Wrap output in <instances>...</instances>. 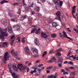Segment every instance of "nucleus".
Returning <instances> with one entry per match:
<instances>
[{
  "label": "nucleus",
  "mask_w": 78,
  "mask_h": 78,
  "mask_svg": "<svg viewBox=\"0 0 78 78\" xmlns=\"http://www.w3.org/2000/svg\"><path fill=\"white\" fill-rule=\"evenodd\" d=\"M47 54V52L46 51H44L43 54V57H44V56H45V55H46Z\"/></svg>",
  "instance_id": "2f4dec72"
},
{
  "label": "nucleus",
  "mask_w": 78,
  "mask_h": 78,
  "mask_svg": "<svg viewBox=\"0 0 78 78\" xmlns=\"http://www.w3.org/2000/svg\"><path fill=\"white\" fill-rule=\"evenodd\" d=\"M19 11L17 12V14H20L21 13V10L20 9H19Z\"/></svg>",
  "instance_id": "37998d69"
},
{
  "label": "nucleus",
  "mask_w": 78,
  "mask_h": 78,
  "mask_svg": "<svg viewBox=\"0 0 78 78\" xmlns=\"http://www.w3.org/2000/svg\"><path fill=\"white\" fill-rule=\"evenodd\" d=\"M71 53H72V52H71L70 51H69L68 53L67 56H69V55H70V54H71Z\"/></svg>",
  "instance_id": "13d9d810"
},
{
  "label": "nucleus",
  "mask_w": 78,
  "mask_h": 78,
  "mask_svg": "<svg viewBox=\"0 0 78 78\" xmlns=\"http://www.w3.org/2000/svg\"><path fill=\"white\" fill-rule=\"evenodd\" d=\"M56 55L57 57H58V56H61V54H60V52H57L56 53Z\"/></svg>",
  "instance_id": "c756f323"
},
{
  "label": "nucleus",
  "mask_w": 78,
  "mask_h": 78,
  "mask_svg": "<svg viewBox=\"0 0 78 78\" xmlns=\"http://www.w3.org/2000/svg\"><path fill=\"white\" fill-rule=\"evenodd\" d=\"M54 51L53 50L50 51L49 52L50 54V53H53V51Z\"/></svg>",
  "instance_id": "774afa93"
},
{
  "label": "nucleus",
  "mask_w": 78,
  "mask_h": 78,
  "mask_svg": "<svg viewBox=\"0 0 78 78\" xmlns=\"http://www.w3.org/2000/svg\"><path fill=\"white\" fill-rule=\"evenodd\" d=\"M11 41H12V40H14V39H15L16 38V37L14 35H12L11 36Z\"/></svg>",
  "instance_id": "a878e982"
},
{
  "label": "nucleus",
  "mask_w": 78,
  "mask_h": 78,
  "mask_svg": "<svg viewBox=\"0 0 78 78\" xmlns=\"http://www.w3.org/2000/svg\"><path fill=\"white\" fill-rule=\"evenodd\" d=\"M8 13L9 16H11V15H12V13H11V12H9Z\"/></svg>",
  "instance_id": "bf43d9fd"
},
{
  "label": "nucleus",
  "mask_w": 78,
  "mask_h": 78,
  "mask_svg": "<svg viewBox=\"0 0 78 78\" xmlns=\"http://www.w3.org/2000/svg\"><path fill=\"white\" fill-rule=\"evenodd\" d=\"M4 3H8V1L6 0H2L1 1L0 3L2 5H3V4H4Z\"/></svg>",
  "instance_id": "412c9836"
},
{
  "label": "nucleus",
  "mask_w": 78,
  "mask_h": 78,
  "mask_svg": "<svg viewBox=\"0 0 78 78\" xmlns=\"http://www.w3.org/2000/svg\"><path fill=\"white\" fill-rule=\"evenodd\" d=\"M47 21L49 23H50L53 22V20L52 19L48 20Z\"/></svg>",
  "instance_id": "72a5a7b5"
},
{
  "label": "nucleus",
  "mask_w": 78,
  "mask_h": 78,
  "mask_svg": "<svg viewBox=\"0 0 78 78\" xmlns=\"http://www.w3.org/2000/svg\"><path fill=\"white\" fill-rule=\"evenodd\" d=\"M31 50L33 51L34 54V55H32V56H34L35 58H37L38 56V50L32 48Z\"/></svg>",
  "instance_id": "7ed1b4c3"
},
{
  "label": "nucleus",
  "mask_w": 78,
  "mask_h": 78,
  "mask_svg": "<svg viewBox=\"0 0 78 78\" xmlns=\"http://www.w3.org/2000/svg\"><path fill=\"white\" fill-rule=\"evenodd\" d=\"M68 63L69 64H71V65H72L73 64V62L71 61H69V62H68Z\"/></svg>",
  "instance_id": "de8ad7c7"
},
{
  "label": "nucleus",
  "mask_w": 78,
  "mask_h": 78,
  "mask_svg": "<svg viewBox=\"0 0 78 78\" xmlns=\"http://www.w3.org/2000/svg\"><path fill=\"white\" fill-rule=\"evenodd\" d=\"M8 31L10 34H12V33H13V31H12V29H11V30H10Z\"/></svg>",
  "instance_id": "ea45409f"
},
{
  "label": "nucleus",
  "mask_w": 78,
  "mask_h": 78,
  "mask_svg": "<svg viewBox=\"0 0 78 78\" xmlns=\"http://www.w3.org/2000/svg\"><path fill=\"white\" fill-rule=\"evenodd\" d=\"M48 78H53V75H49L47 77Z\"/></svg>",
  "instance_id": "e433bc0d"
},
{
  "label": "nucleus",
  "mask_w": 78,
  "mask_h": 78,
  "mask_svg": "<svg viewBox=\"0 0 78 78\" xmlns=\"http://www.w3.org/2000/svg\"><path fill=\"white\" fill-rule=\"evenodd\" d=\"M41 70L42 69H41V68H38L37 69V71H39V72H41Z\"/></svg>",
  "instance_id": "e2e57ef3"
},
{
  "label": "nucleus",
  "mask_w": 78,
  "mask_h": 78,
  "mask_svg": "<svg viewBox=\"0 0 78 78\" xmlns=\"http://www.w3.org/2000/svg\"><path fill=\"white\" fill-rule=\"evenodd\" d=\"M20 19L21 21H23L24 19H23V18L22 16H20Z\"/></svg>",
  "instance_id": "79ce46f5"
},
{
  "label": "nucleus",
  "mask_w": 78,
  "mask_h": 78,
  "mask_svg": "<svg viewBox=\"0 0 78 78\" xmlns=\"http://www.w3.org/2000/svg\"><path fill=\"white\" fill-rule=\"evenodd\" d=\"M22 2H23V5L24 6L26 5V4L25 3V0H23Z\"/></svg>",
  "instance_id": "09e8293b"
},
{
  "label": "nucleus",
  "mask_w": 78,
  "mask_h": 78,
  "mask_svg": "<svg viewBox=\"0 0 78 78\" xmlns=\"http://www.w3.org/2000/svg\"><path fill=\"white\" fill-rule=\"evenodd\" d=\"M62 51V48H60L56 51V52H58V51Z\"/></svg>",
  "instance_id": "473e14b6"
},
{
  "label": "nucleus",
  "mask_w": 78,
  "mask_h": 78,
  "mask_svg": "<svg viewBox=\"0 0 78 78\" xmlns=\"http://www.w3.org/2000/svg\"><path fill=\"white\" fill-rule=\"evenodd\" d=\"M62 72L63 73H65V72H66V70L64 69H62L61 70Z\"/></svg>",
  "instance_id": "052dcab7"
},
{
  "label": "nucleus",
  "mask_w": 78,
  "mask_h": 78,
  "mask_svg": "<svg viewBox=\"0 0 78 78\" xmlns=\"http://www.w3.org/2000/svg\"><path fill=\"white\" fill-rule=\"evenodd\" d=\"M29 6L30 8L33 7V2H30L29 4Z\"/></svg>",
  "instance_id": "4be33fe9"
},
{
  "label": "nucleus",
  "mask_w": 78,
  "mask_h": 78,
  "mask_svg": "<svg viewBox=\"0 0 78 78\" xmlns=\"http://www.w3.org/2000/svg\"><path fill=\"white\" fill-rule=\"evenodd\" d=\"M34 43L37 45H40L38 39L36 38L35 39Z\"/></svg>",
  "instance_id": "9b49d317"
},
{
  "label": "nucleus",
  "mask_w": 78,
  "mask_h": 78,
  "mask_svg": "<svg viewBox=\"0 0 78 78\" xmlns=\"http://www.w3.org/2000/svg\"><path fill=\"white\" fill-rule=\"evenodd\" d=\"M63 3V2L62 1H59V6L60 7H61L62 5V4Z\"/></svg>",
  "instance_id": "7c9ffc66"
},
{
  "label": "nucleus",
  "mask_w": 78,
  "mask_h": 78,
  "mask_svg": "<svg viewBox=\"0 0 78 78\" xmlns=\"http://www.w3.org/2000/svg\"><path fill=\"white\" fill-rule=\"evenodd\" d=\"M58 67H62V63H59H59H58Z\"/></svg>",
  "instance_id": "58836bf2"
},
{
  "label": "nucleus",
  "mask_w": 78,
  "mask_h": 78,
  "mask_svg": "<svg viewBox=\"0 0 78 78\" xmlns=\"http://www.w3.org/2000/svg\"><path fill=\"white\" fill-rule=\"evenodd\" d=\"M69 69H74V67L73 66H71L69 68Z\"/></svg>",
  "instance_id": "338daca9"
},
{
  "label": "nucleus",
  "mask_w": 78,
  "mask_h": 78,
  "mask_svg": "<svg viewBox=\"0 0 78 78\" xmlns=\"http://www.w3.org/2000/svg\"><path fill=\"white\" fill-rule=\"evenodd\" d=\"M8 71L10 72L11 73L12 76H13V78H19V76H17L16 75V73H15L12 72V69H11V63H9L8 64Z\"/></svg>",
  "instance_id": "f03ea898"
},
{
  "label": "nucleus",
  "mask_w": 78,
  "mask_h": 78,
  "mask_svg": "<svg viewBox=\"0 0 78 78\" xmlns=\"http://www.w3.org/2000/svg\"><path fill=\"white\" fill-rule=\"evenodd\" d=\"M62 61H63L62 57H60L58 59V63H59V62L62 63Z\"/></svg>",
  "instance_id": "dca6fc26"
},
{
  "label": "nucleus",
  "mask_w": 78,
  "mask_h": 78,
  "mask_svg": "<svg viewBox=\"0 0 78 78\" xmlns=\"http://www.w3.org/2000/svg\"><path fill=\"white\" fill-rule=\"evenodd\" d=\"M23 17V19H24H24H25L26 18H27V15H25L24 16H22Z\"/></svg>",
  "instance_id": "864d4df0"
},
{
  "label": "nucleus",
  "mask_w": 78,
  "mask_h": 78,
  "mask_svg": "<svg viewBox=\"0 0 78 78\" xmlns=\"http://www.w3.org/2000/svg\"><path fill=\"white\" fill-rule=\"evenodd\" d=\"M66 75H68L69 74V72H65L63 73V75H66Z\"/></svg>",
  "instance_id": "5fc2aeb1"
},
{
  "label": "nucleus",
  "mask_w": 78,
  "mask_h": 78,
  "mask_svg": "<svg viewBox=\"0 0 78 78\" xmlns=\"http://www.w3.org/2000/svg\"><path fill=\"white\" fill-rule=\"evenodd\" d=\"M5 54H6V55H5V56L7 58V60H10L11 59V56L10 55H8V52H6Z\"/></svg>",
  "instance_id": "9d476101"
},
{
  "label": "nucleus",
  "mask_w": 78,
  "mask_h": 78,
  "mask_svg": "<svg viewBox=\"0 0 78 78\" xmlns=\"http://www.w3.org/2000/svg\"><path fill=\"white\" fill-rule=\"evenodd\" d=\"M65 69L67 71H68V72H70V70H69V69H68V68H67V67H66Z\"/></svg>",
  "instance_id": "6e6d98bb"
},
{
  "label": "nucleus",
  "mask_w": 78,
  "mask_h": 78,
  "mask_svg": "<svg viewBox=\"0 0 78 78\" xmlns=\"http://www.w3.org/2000/svg\"><path fill=\"white\" fill-rule=\"evenodd\" d=\"M37 30V28H34L33 29V30H31V33H34V32L36 31Z\"/></svg>",
  "instance_id": "b1692460"
},
{
  "label": "nucleus",
  "mask_w": 78,
  "mask_h": 78,
  "mask_svg": "<svg viewBox=\"0 0 78 78\" xmlns=\"http://www.w3.org/2000/svg\"><path fill=\"white\" fill-rule=\"evenodd\" d=\"M11 53L12 55L13 56L15 59H19V58L18 57H17V53L14 52V50L13 49H12L11 51Z\"/></svg>",
  "instance_id": "423d86ee"
},
{
  "label": "nucleus",
  "mask_w": 78,
  "mask_h": 78,
  "mask_svg": "<svg viewBox=\"0 0 78 78\" xmlns=\"http://www.w3.org/2000/svg\"><path fill=\"white\" fill-rule=\"evenodd\" d=\"M52 1L55 4H56L57 5H59V3L58 2L57 0H52Z\"/></svg>",
  "instance_id": "bb28decb"
},
{
  "label": "nucleus",
  "mask_w": 78,
  "mask_h": 78,
  "mask_svg": "<svg viewBox=\"0 0 78 78\" xmlns=\"http://www.w3.org/2000/svg\"><path fill=\"white\" fill-rule=\"evenodd\" d=\"M26 50L25 52L26 54H28V55H30V53H29V48H28V47H26L25 48V50Z\"/></svg>",
  "instance_id": "ddd939ff"
},
{
  "label": "nucleus",
  "mask_w": 78,
  "mask_h": 78,
  "mask_svg": "<svg viewBox=\"0 0 78 78\" xmlns=\"http://www.w3.org/2000/svg\"><path fill=\"white\" fill-rule=\"evenodd\" d=\"M33 20V18L31 17L30 16L29 17V19L28 20V22L31 24L32 23V21Z\"/></svg>",
  "instance_id": "2eb2a0df"
},
{
  "label": "nucleus",
  "mask_w": 78,
  "mask_h": 78,
  "mask_svg": "<svg viewBox=\"0 0 78 78\" xmlns=\"http://www.w3.org/2000/svg\"><path fill=\"white\" fill-rule=\"evenodd\" d=\"M25 9L26 10V11L27 12L28 11H30V8L28 6H26L25 7Z\"/></svg>",
  "instance_id": "393cba45"
},
{
  "label": "nucleus",
  "mask_w": 78,
  "mask_h": 78,
  "mask_svg": "<svg viewBox=\"0 0 78 78\" xmlns=\"http://www.w3.org/2000/svg\"><path fill=\"white\" fill-rule=\"evenodd\" d=\"M61 12L59 11H58L56 13V15L57 16L55 18V19L56 20H58L60 22H61Z\"/></svg>",
  "instance_id": "39448f33"
},
{
  "label": "nucleus",
  "mask_w": 78,
  "mask_h": 78,
  "mask_svg": "<svg viewBox=\"0 0 78 78\" xmlns=\"http://www.w3.org/2000/svg\"><path fill=\"white\" fill-rule=\"evenodd\" d=\"M53 66H50L47 67L46 69L48 70H50V69H53Z\"/></svg>",
  "instance_id": "c85d7f7f"
},
{
  "label": "nucleus",
  "mask_w": 78,
  "mask_h": 78,
  "mask_svg": "<svg viewBox=\"0 0 78 78\" xmlns=\"http://www.w3.org/2000/svg\"><path fill=\"white\" fill-rule=\"evenodd\" d=\"M2 45H6V46L8 45V43L6 42L3 43L2 44Z\"/></svg>",
  "instance_id": "4c0bfd02"
},
{
  "label": "nucleus",
  "mask_w": 78,
  "mask_h": 78,
  "mask_svg": "<svg viewBox=\"0 0 78 78\" xmlns=\"http://www.w3.org/2000/svg\"><path fill=\"white\" fill-rule=\"evenodd\" d=\"M11 21H13V22H18L17 19L16 18L12 19H11Z\"/></svg>",
  "instance_id": "5701e85b"
},
{
  "label": "nucleus",
  "mask_w": 78,
  "mask_h": 78,
  "mask_svg": "<svg viewBox=\"0 0 78 78\" xmlns=\"http://www.w3.org/2000/svg\"><path fill=\"white\" fill-rule=\"evenodd\" d=\"M63 36H64V37H65V38H67H67H68L69 37L67 36V34H66V33L65 31H63Z\"/></svg>",
  "instance_id": "6ab92c4d"
},
{
  "label": "nucleus",
  "mask_w": 78,
  "mask_h": 78,
  "mask_svg": "<svg viewBox=\"0 0 78 78\" xmlns=\"http://www.w3.org/2000/svg\"><path fill=\"white\" fill-rule=\"evenodd\" d=\"M37 31L36 32V34H40V33H41V32L40 31H39L38 30H36Z\"/></svg>",
  "instance_id": "a18cd8bd"
},
{
  "label": "nucleus",
  "mask_w": 78,
  "mask_h": 78,
  "mask_svg": "<svg viewBox=\"0 0 78 78\" xmlns=\"http://www.w3.org/2000/svg\"><path fill=\"white\" fill-rule=\"evenodd\" d=\"M15 41V40H11L12 42L11 43V44H12H12H13V43H14V42Z\"/></svg>",
  "instance_id": "8fccbe9b"
},
{
  "label": "nucleus",
  "mask_w": 78,
  "mask_h": 78,
  "mask_svg": "<svg viewBox=\"0 0 78 78\" xmlns=\"http://www.w3.org/2000/svg\"><path fill=\"white\" fill-rule=\"evenodd\" d=\"M6 54H4V57L3 59V61L4 64H6V61L7 60V58H6Z\"/></svg>",
  "instance_id": "4468645a"
},
{
  "label": "nucleus",
  "mask_w": 78,
  "mask_h": 78,
  "mask_svg": "<svg viewBox=\"0 0 78 78\" xmlns=\"http://www.w3.org/2000/svg\"><path fill=\"white\" fill-rule=\"evenodd\" d=\"M53 61L51 60V59L49 60V61H48V63H50V62H53Z\"/></svg>",
  "instance_id": "4d7b16f0"
},
{
  "label": "nucleus",
  "mask_w": 78,
  "mask_h": 78,
  "mask_svg": "<svg viewBox=\"0 0 78 78\" xmlns=\"http://www.w3.org/2000/svg\"><path fill=\"white\" fill-rule=\"evenodd\" d=\"M61 24L62 25L63 28H66V24H65V23L64 22H63L62 23H61Z\"/></svg>",
  "instance_id": "c9c22d12"
},
{
  "label": "nucleus",
  "mask_w": 78,
  "mask_h": 78,
  "mask_svg": "<svg viewBox=\"0 0 78 78\" xmlns=\"http://www.w3.org/2000/svg\"><path fill=\"white\" fill-rule=\"evenodd\" d=\"M20 37H18L17 39H18V42H20Z\"/></svg>",
  "instance_id": "603ef678"
},
{
  "label": "nucleus",
  "mask_w": 78,
  "mask_h": 78,
  "mask_svg": "<svg viewBox=\"0 0 78 78\" xmlns=\"http://www.w3.org/2000/svg\"><path fill=\"white\" fill-rule=\"evenodd\" d=\"M8 31V28H6L3 30L2 29V28H0V39H5V37H7L9 36V34L7 32Z\"/></svg>",
  "instance_id": "f257e3e1"
},
{
  "label": "nucleus",
  "mask_w": 78,
  "mask_h": 78,
  "mask_svg": "<svg viewBox=\"0 0 78 78\" xmlns=\"http://www.w3.org/2000/svg\"><path fill=\"white\" fill-rule=\"evenodd\" d=\"M41 36L42 37H43L44 39H45L48 38V35L46 34V33L43 32H41Z\"/></svg>",
  "instance_id": "0eeeda50"
},
{
  "label": "nucleus",
  "mask_w": 78,
  "mask_h": 78,
  "mask_svg": "<svg viewBox=\"0 0 78 78\" xmlns=\"http://www.w3.org/2000/svg\"><path fill=\"white\" fill-rule=\"evenodd\" d=\"M12 30V27H8V31H9V30Z\"/></svg>",
  "instance_id": "3c124183"
},
{
  "label": "nucleus",
  "mask_w": 78,
  "mask_h": 78,
  "mask_svg": "<svg viewBox=\"0 0 78 78\" xmlns=\"http://www.w3.org/2000/svg\"><path fill=\"white\" fill-rule=\"evenodd\" d=\"M71 57L72 58H73L74 59H76L77 61L78 60V57L77 55H75L74 57V55H71Z\"/></svg>",
  "instance_id": "f3484780"
},
{
  "label": "nucleus",
  "mask_w": 78,
  "mask_h": 78,
  "mask_svg": "<svg viewBox=\"0 0 78 78\" xmlns=\"http://www.w3.org/2000/svg\"><path fill=\"white\" fill-rule=\"evenodd\" d=\"M12 67V69H13L14 70V71H15V72H17L18 69L17 66H16V63H13Z\"/></svg>",
  "instance_id": "1a4fd4ad"
},
{
  "label": "nucleus",
  "mask_w": 78,
  "mask_h": 78,
  "mask_svg": "<svg viewBox=\"0 0 78 78\" xmlns=\"http://www.w3.org/2000/svg\"><path fill=\"white\" fill-rule=\"evenodd\" d=\"M18 69L19 68V70L21 71H23V70H25L26 69V67H24L23 66V65L22 64H18Z\"/></svg>",
  "instance_id": "20e7f679"
},
{
  "label": "nucleus",
  "mask_w": 78,
  "mask_h": 78,
  "mask_svg": "<svg viewBox=\"0 0 78 78\" xmlns=\"http://www.w3.org/2000/svg\"><path fill=\"white\" fill-rule=\"evenodd\" d=\"M43 64H40L38 65V67H41V66H43Z\"/></svg>",
  "instance_id": "0e129e2a"
},
{
  "label": "nucleus",
  "mask_w": 78,
  "mask_h": 78,
  "mask_svg": "<svg viewBox=\"0 0 78 78\" xmlns=\"http://www.w3.org/2000/svg\"><path fill=\"white\" fill-rule=\"evenodd\" d=\"M1 22L2 24H3L5 26H7L8 23L6 22V20H2Z\"/></svg>",
  "instance_id": "f8f14e48"
},
{
  "label": "nucleus",
  "mask_w": 78,
  "mask_h": 78,
  "mask_svg": "<svg viewBox=\"0 0 78 78\" xmlns=\"http://www.w3.org/2000/svg\"><path fill=\"white\" fill-rule=\"evenodd\" d=\"M14 5L15 6H18L19 5V3L16 2L14 3Z\"/></svg>",
  "instance_id": "49530a36"
},
{
  "label": "nucleus",
  "mask_w": 78,
  "mask_h": 78,
  "mask_svg": "<svg viewBox=\"0 0 78 78\" xmlns=\"http://www.w3.org/2000/svg\"><path fill=\"white\" fill-rule=\"evenodd\" d=\"M35 13V12H34V11H31V14L32 15H33Z\"/></svg>",
  "instance_id": "69168bd1"
},
{
  "label": "nucleus",
  "mask_w": 78,
  "mask_h": 78,
  "mask_svg": "<svg viewBox=\"0 0 78 78\" xmlns=\"http://www.w3.org/2000/svg\"><path fill=\"white\" fill-rule=\"evenodd\" d=\"M13 29L14 30V31H19L20 30V26L19 25H16L14 26L13 27Z\"/></svg>",
  "instance_id": "6e6552de"
},
{
  "label": "nucleus",
  "mask_w": 78,
  "mask_h": 78,
  "mask_svg": "<svg viewBox=\"0 0 78 78\" xmlns=\"http://www.w3.org/2000/svg\"><path fill=\"white\" fill-rule=\"evenodd\" d=\"M51 36L52 37H56L57 36V35L56 34H51Z\"/></svg>",
  "instance_id": "cd10ccee"
},
{
  "label": "nucleus",
  "mask_w": 78,
  "mask_h": 78,
  "mask_svg": "<svg viewBox=\"0 0 78 78\" xmlns=\"http://www.w3.org/2000/svg\"><path fill=\"white\" fill-rule=\"evenodd\" d=\"M25 37L23 38L22 39V42L23 43V44H25Z\"/></svg>",
  "instance_id": "a19ab883"
},
{
  "label": "nucleus",
  "mask_w": 78,
  "mask_h": 78,
  "mask_svg": "<svg viewBox=\"0 0 78 78\" xmlns=\"http://www.w3.org/2000/svg\"><path fill=\"white\" fill-rule=\"evenodd\" d=\"M75 9L73 10V11H72V14H75Z\"/></svg>",
  "instance_id": "680f3d73"
},
{
  "label": "nucleus",
  "mask_w": 78,
  "mask_h": 78,
  "mask_svg": "<svg viewBox=\"0 0 78 78\" xmlns=\"http://www.w3.org/2000/svg\"><path fill=\"white\" fill-rule=\"evenodd\" d=\"M51 60L52 61V62H54L55 60H56V58H55V57H53L51 59Z\"/></svg>",
  "instance_id": "c03bdc74"
},
{
  "label": "nucleus",
  "mask_w": 78,
  "mask_h": 78,
  "mask_svg": "<svg viewBox=\"0 0 78 78\" xmlns=\"http://www.w3.org/2000/svg\"><path fill=\"white\" fill-rule=\"evenodd\" d=\"M40 10V8H39V7H37L36 8V11H37V12H39Z\"/></svg>",
  "instance_id": "f704fd0d"
},
{
  "label": "nucleus",
  "mask_w": 78,
  "mask_h": 78,
  "mask_svg": "<svg viewBox=\"0 0 78 78\" xmlns=\"http://www.w3.org/2000/svg\"><path fill=\"white\" fill-rule=\"evenodd\" d=\"M36 16L38 17H41L42 16L41 13H37L36 14Z\"/></svg>",
  "instance_id": "aec40b11"
},
{
  "label": "nucleus",
  "mask_w": 78,
  "mask_h": 78,
  "mask_svg": "<svg viewBox=\"0 0 78 78\" xmlns=\"http://www.w3.org/2000/svg\"><path fill=\"white\" fill-rule=\"evenodd\" d=\"M52 25L53 27H58V26L57 24V23H55L54 22H53L52 23Z\"/></svg>",
  "instance_id": "a211bd4d"
}]
</instances>
